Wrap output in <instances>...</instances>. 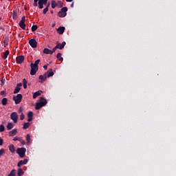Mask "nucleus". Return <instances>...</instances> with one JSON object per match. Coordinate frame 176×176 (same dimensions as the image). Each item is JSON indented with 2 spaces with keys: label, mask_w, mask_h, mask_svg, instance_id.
<instances>
[{
  "label": "nucleus",
  "mask_w": 176,
  "mask_h": 176,
  "mask_svg": "<svg viewBox=\"0 0 176 176\" xmlns=\"http://www.w3.org/2000/svg\"><path fill=\"white\" fill-rule=\"evenodd\" d=\"M26 141L28 142V144H30V141H31V136L30 135V134H28L26 135Z\"/></svg>",
  "instance_id": "31"
},
{
  "label": "nucleus",
  "mask_w": 176,
  "mask_h": 176,
  "mask_svg": "<svg viewBox=\"0 0 176 176\" xmlns=\"http://www.w3.org/2000/svg\"><path fill=\"white\" fill-rule=\"evenodd\" d=\"M4 153H5V148H1L0 149V157H1V156H3Z\"/></svg>",
  "instance_id": "35"
},
{
  "label": "nucleus",
  "mask_w": 176,
  "mask_h": 176,
  "mask_svg": "<svg viewBox=\"0 0 176 176\" xmlns=\"http://www.w3.org/2000/svg\"><path fill=\"white\" fill-rule=\"evenodd\" d=\"M24 175V170L22 168H19L17 170V176Z\"/></svg>",
  "instance_id": "21"
},
{
  "label": "nucleus",
  "mask_w": 176,
  "mask_h": 176,
  "mask_svg": "<svg viewBox=\"0 0 176 176\" xmlns=\"http://www.w3.org/2000/svg\"><path fill=\"white\" fill-rule=\"evenodd\" d=\"M56 58H58V60H59V61H63V60H64V58L61 57V53L60 52L57 54Z\"/></svg>",
  "instance_id": "29"
},
{
  "label": "nucleus",
  "mask_w": 176,
  "mask_h": 176,
  "mask_svg": "<svg viewBox=\"0 0 176 176\" xmlns=\"http://www.w3.org/2000/svg\"><path fill=\"white\" fill-rule=\"evenodd\" d=\"M8 56H9V50H6L3 56V58H4V60H6V58H8Z\"/></svg>",
  "instance_id": "27"
},
{
  "label": "nucleus",
  "mask_w": 176,
  "mask_h": 176,
  "mask_svg": "<svg viewBox=\"0 0 176 176\" xmlns=\"http://www.w3.org/2000/svg\"><path fill=\"white\" fill-rule=\"evenodd\" d=\"M39 63H41V60H40V59H38V60H36L34 62V64H33V65H34V66H36V67H39V66H38Z\"/></svg>",
  "instance_id": "34"
},
{
  "label": "nucleus",
  "mask_w": 176,
  "mask_h": 176,
  "mask_svg": "<svg viewBox=\"0 0 176 176\" xmlns=\"http://www.w3.org/2000/svg\"><path fill=\"white\" fill-rule=\"evenodd\" d=\"M34 116V113L32 111H29L28 113V118H32Z\"/></svg>",
  "instance_id": "37"
},
{
  "label": "nucleus",
  "mask_w": 176,
  "mask_h": 176,
  "mask_svg": "<svg viewBox=\"0 0 176 176\" xmlns=\"http://www.w3.org/2000/svg\"><path fill=\"white\" fill-rule=\"evenodd\" d=\"M2 145H3V139L0 138V146H2Z\"/></svg>",
  "instance_id": "44"
},
{
  "label": "nucleus",
  "mask_w": 176,
  "mask_h": 176,
  "mask_svg": "<svg viewBox=\"0 0 176 176\" xmlns=\"http://www.w3.org/2000/svg\"><path fill=\"white\" fill-rule=\"evenodd\" d=\"M16 169H12L10 173L8 175V176H16Z\"/></svg>",
  "instance_id": "24"
},
{
  "label": "nucleus",
  "mask_w": 176,
  "mask_h": 176,
  "mask_svg": "<svg viewBox=\"0 0 176 176\" xmlns=\"http://www.w3.org/2000/svg\"><path fill=\"white\" fill-rule=\"evenodd\" d=\"M28 163V160L27 159H25L23 160H20L17 164V166L21 167V166H23V164H27Z\"/></svg>",
  "instance_id": "14"
},
{
  "label": "nucleus",
  "mask_w": 176,
  "mask_h": 176,
  "mask_svg": "<svg viewBox=\"0 0 176 176\" xmlns=\"http://www.w3.org/2000/svg\"><path fill=\"white\" fill-rule=\"evenodd\" d=\"M29 44L32 47V49H35L36 46H38V42H36V40L35 38H32L29 41Z\"/></svg>",
  "instance_id": "7"
},
{
  "label": "nucleus",
  "mask_w": 176,
  "mask_h": 176,
  "mask_svg": "<svg viewBox=\"0 0 176 176\" xmlns=\"http://www.w3.org/2000/svg\"><path fill=\"white\" fill-rule=\"evenodd\" d=\"M28 122H31L32 120V117H28Z\"/></svg>",
  "instance_id": "45"
},
{
  "label": "nucleus",
  "mask_w": 176,
  "mask_h": 176,
  "mask_svg": "<svg viewBox=\"0 0 176 176\" xmlns=\"http://www.w3.org/2000/svg\"><path fill=\"white\" fill-rule=\"evenodd\" d=\"M65 45H67V43H65V41H63L61 44L58 43V41H57L56 45L54 47L56 49H59L60 50H63Z\"/></svg>",
  "instance_id": "8"
},
{
  "label": "nucleus",
  "mask_w": 176,
  "mask_h": 176,
  "mask_svg": "<svg viewBox=\"0 0 176 176\" xmlns=\"http://www.w3.org/2000/svg\"><path fill=\"white\" fill-rule=\"evenodd\" d=\"M67 12H68V8L63 7L61 10L58 12V17L64 18L67 16Z\"/></svg>",
  "instance_id": "2"
},
{
  "label": "nucleus",
  "mask_w": 176,
  "mask_h": 176,
  "mask_svg": "<svg viewBox=\"0 0 176 176\" xmlns=\"http://www.w3.org/2000/svg\"><path fill=\"white\" fill-rule=\"evenodd\" d=\"M57 6L58 8H63V6H64V3H63L61 1H58Z\"/></svg>",
  "instance_id": "30"
},
{
  "label": "nucleus",
  "mask_w": 176,
  "mask_h": 176,
  "mask_svg": "<svg viewBox=\"0 0 176 176\" xmlns=\"http://www.w3.org/2000/svg\"><path fill=\"white\" fill-rule=\"evenodd\" d=\"M38 1L39 0H34L33 6H34V8H36V6H38Z\"/></svg>",
  "instance_id": "38"
},
{
  "label": "nucleus",
  "mask_w": 176,
  "mask_h": 176,
  "mask_svg": "<svg viewBox=\"0 0 176 176\" xmlns=\"http://www.w3.org/2000/svg\"><path fill=\"white\" fill-rule=\"evenodd\" d=\"M9 151L11 153H14V152L16 151V149L14 148V145L10 144L9 146Z\"/></svg>",
  "instance_id": "20"
},
{
  "label": "nucleus",
  "mask_w": 176,
  "mask_h": 176,
  "mask_svg": "<svg viewBox=\"0 0 176 176\" xmlns=\"http://www.w3.org/2000/svg\"><path fill=\"white\" fill-rule=\"evenodd\" d=\"M19 27L22 28V30H25V16H23L21 20L19 22Z\"/></svg>",
  "instance_id": "9"
},
{
  "label": "nucleus",
  "mask_w": 176,
  "mask_h": 176,
  "mask_svg": "<svg viewBox=\"0 0 176 176\" xmlns=\"http://www.w3.org/2000/svg\"><path fill=\"white\" fill-rule=\"evenodd\" d=\"M3 43L6 46H8V45H9V40L8 38H5L3 41Z\"/></svg>",
  "instance_id": "36"
},
{
  "label": "nucleus",
  "mask_w": 176,
  "mask_h": 176,
  "mask_svg": "<svg viewBox=\"0 0 176 176\" xmlns=\"http://www.w3.org/2000/svg\"><path fill=\"white\" fill-rule=\"evenodd\" d=\"M45 74L47 75V78H50V76H53V75H54V72H53V69H50Z\"/></svg>",
  "instance_id": "17"
},
{
  "label": "nucleus",
  "mask_w": 176,
  "mask_h": 176,
  "mask_svg": "<svg viewBox=\"0 0 176 176\" xmlns=\"http://www.w3.org/2000/svg\"><path fill=\"white\" fill-rule=\"evenodd\" d=\"M46 104H47V100L43 97H40V102L36 103L35 109L39 110L42 107H45Z\"/></svg>",
  "instance_id": "1"
},
{
  "label": "nucleus",
  "mask_w": 176,
  "mask_h": 176,
  "mask_svg": "<svg viewBox=\"0 0 176 176\" xmlns=\"http://www.w3.org/2000/svg\"><path fill=\"white\" fill-rule=\"evenodd\" d=\"M10 119L13 120L14 123H17V120L19 119V115L16 112H12L10 114Z\"/></svg>",
  "instance_id": "6"
},
{
  "label": "nucleus",
  "mask_w": 176,
  "mask_h": 176,
  "mask_svg": "<svg viewBox=\"0 0 176 176\" xmlns=\"http://www.w3.org/2000/svg\"><path fill=\"white\" fill-rule=\"evenodd\" d=\"M10 137H14V135H16L17 134V129H14L12 131H10L8 133Z\"/></svg>",
  "instance_id": "16"
},
{
  "label": "nucleus",
  "mask_w": 176,
  "mask_h": 176,
  "mask_svg": "<svg viewBox=\"0 0 176 176\" xmlns=\"http://www.w3.org/2000/svg\"><path fill=\"white\" fill-rule=\"evenodd\" d=\"M23 140L21 139V138H18L17 141H19V142H21Z\"/></svg>",
  "instance_id": "49"
},
{
  "label": "nucleus",
  "mask_w": 176,
  "mask_h": 176,
  "mask_svg": "<svg viewBox=\"0 0 176 176\" xmlns=\"http://www.w3.org/2000/svg\"><path fill=\"white\" fill-rule=\"evenodd\" d=\"M27 152V149L24 147L19 148L16 149V153L19 155V157L21 158L25 156V153Z\"/></svg>",
  "instance_id": "3"
},
{
  "label": "nucleus",
  "mask_w": 176,
  "mask_h": 176,
  "mask_svg": "<svg viewBox=\"0 0 176 176\" xmlns=\"http://www.w3.org/2000/svg\"><path fill=\"white\" fill-rule=\"evenodd\" d=\"M42 94V91L38 90L33 94V98H36L37 97H39Z\"/></svg>",
  "instance_id": "18"
},
{
  "label": "nucleus",
  "mask_w": 176,
  "mask_h": 176,
  "mask_svg": "<svg viewBox=\"0 0 176 176\" xmlns=\"http://www.w3.org/2000/svg\"><path fill=\"white\" fill-rule=\"evenodd\" d=\"M13 101H14L15 104H20L21 102V100H23V95L21 94H19L15 96H13Z\"/></svg>",
  "instance_id": "5"
},
{
  "label": "nucleus",
  "mask_w": 176,
  "mask_h": 176,
  "mask_svg": "<svg viewBox=\"0 0 176 176\" xmlns=\"http://www.w3.org/2000/svg\"><path fill=\"white\" fill-rule=\"evenodd\" d=\"M1 96H3L5 97L6 96V92L5 91H1Z\"/></svg>",
  "instance_id": "41"
},
{
  "label": "nucleus",
  "mask_w": 176,
  "mask_h": 176,
  "mask_svg": "<svg viewBox=\"0 0 176 176\" xmlns=\"http://www.w3.org/2000/svg\"><path fill=\"white\" fill-rule=\"evenodd\" d=\"M17 140H18V138L15 137V138H13L12 141H17Z\"/></svg>",
  "instance_id": "48"
},
{
  "label": "nucleus",
  "mask_w": 176,
  "mask_h": 176,
  "mask_svg": "<svg viewBox=\"0 0 176 176\" xmlns=\"http://www.w3.org/2000/svg\"><path fill=\"white\" fill-rule=\"evenodd\" d=\"M51 6L52 8V9H56L57 6V2H56V1L53 0L51 3Z\"/></svg>",
  "instance_id": "23"
},
{
  "label": "nucleus",
  "mask_w": 176,
  "mask_h": 176,
  "mask_svg": "<svg viewBox=\"0 0 176 176\" xmlns=\"http://www.w3.org/2000/svg\"><path fill=\"white\" fill-rule=\"evenodd\" d=\"M5 131V126L3 124L0 125V133H3Z\"/></svg>",
  "instance_id": "33"
},
{
  "label": "nucleus",
  "mask_w": 176,
  "mask_h": 176,
  "mask_svg": "<svg viewBox=\"0 0 176 176\" xmlns=\"http://www.w3.org/2000/svg\"><path fill=\"white\" fill-rule=\"evenodd\" d=\"M37 30H38V25H34L32 27V32H35V31H36Z\"/></svg>",
  "instance_id": "32"
},
{
  "label": "nucleus",
  "mask_w": 176,
  "mask_h": 176,
  "mask_svg": "<svg viewBox=\"0 0 176 176\" xmlns=\"http://www.w3.org/2000/svg\"><path fill=\"white\" fill-rule=\"evenodd\" d=\"M49 6H50V3H49L45 8L43 9V14H46V13H47V12H49Z\"/></svg>",
  "instance_id": "25"
},
{
  "label": "nucleus",
  "mask_w": 176,
  "mask_h": 176,
  "mask_svg": "<svg viewBox=\"0 0 176 176\" xmlns=\"http://www.w3.org/2000/svg\"><path fill=\"white\" fill-rule=\"evenodd\" d=\"M38 79L40 80V83H43L45 80L47 79V75H46V74H45L43 76L41 75L39 76Z\"/></svg>",
  "instance_id": "13"
},
{
  "label": "nucleus",
  "mask_w": 176,
  "mask_h": 176,
  "mask_svg": "<svg viewBox=\"0 0 176 176\" xmlns=\"http://www.w3.org/2000/svg\"><path fill=\"white\" fill-rule=\"evenodd\" d=\"M1 104L2 105H7L8 104V98H4L1 100Z\"/></svg>",
  "instance_id": "28"
},
{
  "label": "nucleus",
  "mask_w": 176,
  "mask_h": 176,
  "mask_svg": "<svg viewBox=\"0 0 176 176\" xmlns=\"http://www.w3.org/2000/svg\"><path fill=\"white\" fill-rule=\"evenodd\" d=\"M30 67H31L30 75L32 76L36 75V72H38V69H39V66H35L34 63H31Z\"/></svg>",
  "instance_id": "4"
},
{
  "label": "nucleus",
  "mask_w": 176,
  "mask_h": 176,
  "mask_svg": "<svg viewBox=\"0 0 176 176\" xmlns=\"http://www.w3.org/2000/svg\"><path fill=\"white\" fill-rule=\"evenodd\" d=\"M64 31H65V28L63 26H60L57 29L58 34H60V35H63L64 34Z\"/></svg>",
  "instance_id": "15"
},
{
  "label": "nucleus",
  "mask_w": 176,
  "mask_h": 176,
  "mask_svg": "<svg viewBox=\"0 0 176 176\" xmlns=\"http://www.w3.org/2000/svg\"><path fill=\"white\" fill-rule=\"evenodd\" d=\"M0 30H3V28H2V27H0Z\"/></svg>",
  "instance_id": "55"
},
{
  "label": "nucleus",
  "mask_w": 176,
  "mask_h": 176,
  "mask_svg": "<svg viewBox=\"0 0 176 176\" xmlns=\"http://www.w3.org/2000/svg\"><path fill=\"white\" fill-rule=\"evenodd\" d=\"M19 112H23V109L21 108L19 109Z\"/></svg>",
  "instance_id": "54"
},
{
  "label": "nucleus",
  "mask_w": 176,
  "mask_h": 176,
  "mask_svg": "<svg viewBox=\"0 0 176 176\" xmlns=\"http://www.w3.org/2000/svg\"><path fill=\"white\" fill-rule=\"evenodd\" d=\"M27 83H28V82L27 81V80L25 78L23 79V85H27Z\"/></svg>",
  "instance_id": "42"
},
{
  "label": "nucleus",
  "mask_w": 176,
  "mask_h": 176,
  "mask_svg": "<svg viewBox=\"0 0 176 176\" xmlns=\"http://www.w3.org/2000/svg\"><path fill=\"white\" fill-rule=\"evenodd\" d=\"M1 85H5V82L3 80H1Z\"/></svg>",
  "instance_id": "51"
},
{
  "label": "nucleus",
  "mask_w": 176,
  "mask_h": 176,
  "mask_svg": "<svg viewBox=\"0 0 176 176\" xmlns=\"http://www.w3.org/2000/svg\"><path fill=\"white\" fill-rule=\"evenodd\" d=\"M57 50V49L54 47L52 50H51V54H53V53H54Z\"/></svg>",
  "instance_id": "43"
},
{
  "label": "nucleus",
  "mask_w": 176,
  "mask_h": 176,
  "mask_svg": "<svg viewBox=\"0 0 176 176\" xmlns=\"http://www.w3.org/2000/svg\"><path fill=\"white\" fill-rule=\"evenodd\" d=\"M21 145H25V141L22 140V141L21 142Z\"/></svg>",
  "instance_id": "46"
},
{
  "label": "nucleus",
  "mask_w": 176,
  "mask_h": 176,
  "mask_svg": "<svg viewBox=\"0 0 176 176\" xmlns=\"http://www.w3.org/2000/svg\"><path fill=\"white\" fill-rule=\"evenodd\" d=\"M43 68H44V69L46 71V69H47V65H45L43 66Z\"/></svg>",
  "instance_id": "47"
},
{
  "label": "nucleus",
  "mask_w": 176,
  "mask_h": 176,
  "mask_svg": "<svg viewBox=\"0 0 176 176\" xmlns=\"http://www.w3.org/2000/svg\"><path fill=\"white\" fill-rule=\"evenodd\" d=\"M1 16H0V21H1Z\"/></svg>",
  "instance_id": "56"
},
{
  "label": "nucleus",
  "mask_w": 176,
  "mask_h": 176,
  "mask_svg": "<svg viewBox=\"0 0 176 176\" xmlns=\"http://www.w3.org/2000/svg\"><path fill=\"white\" fill-rule=\"evenodd\" d=\"M23 89H27V84H23Z\"/></svg>",
  "instance_id": "50"
},
{
  "label": "nucleus",
  "mask_w": 176,
  "mask_h": 176,
  "mask_svg": "<svg viewBox=\"0 0 176 176\" xmlns=\"http://www.w3.org/2000/svg\"><path fill=\"white\" fill-rule=\"evenodd\" d=\"M21 86H23V83L20 82V83H18L16 85V87H15L13 93L14 94H17V93H19V91H20V90H21Z\"/></svg>",
  "instance_id": "11"
},
{
  "label": "nucleus",
  "mask_w": 176,
  "mask_h": 176,
  "mask_svg": "<svg viewBox=\"0 0 176 176\" xmlns=\"http://www.w3.org/2000/svg\"><path fill=\"white\" fill-rule=\"evenodd\" d=\"M30 124H30V122H25V123L23 124V129L24 130H26V129H28V127H30Z\"/></svg>",
  "instance_id": "26"
},
{
  "label": "nucleus",
  "mask_w": 176,
  "mask_h": 176,
  "mask_svg": "<svg viewBox=\"0 0 176 176\" xmlns=\"http://www.w3.org/2000/svg\"><path fill=\"white\" fill-rule=\"evenodd\" d=\"M14 127V125L12 122H8L7 124V130L9 131Z\"/></svg>",
  "instance_id": "19"
},
{
  "label": "nucleus",
  "mask_w": 176,
  "mask_h": 176,
  "mask_svg": "<svg viewBox=\"0 0 176 176\" xmlns=\"http://www.w3.org/2000/svg\"><path fill=\"white\" fill-rule=\"evenodd\" d=\"M24 118H25V116H24V113H21L20 116L21 120H24Z\"/></svg>",
  "instance_id": "39"
},
{
  "label": "nucleus",
  "mask_w": 176,
  "mask_h": 176,
  "mask_svg": "<svg viewBox=\"0 0 176 176\" xmlns=\"http://www.w3.org/2000/svg\"><path fill=\"white\" fill-rule=\"evenodd\" d=\"M66 1V2H72V1H74V0H65Z\"/></svg>",
  "instance_id": "52"
},
{
  "label": "nucleus",
  "mask_w": 176,
  "mask_h": 176,
  "mask_svg": "<svg viewBox=\"0 0 176 176\" xmlns=\"http://www.w3.org/2000/svg\"><path fill=\"white\" fill-rule=\"evenodd\" d=\"M70 6L71 8H74V3H72Z\"/></svg>",
  "instance_id": "53"
},
{
  "label": "nucleus",
  "mask_w": 176,
  "mask_h": 176,
  "mask_svg": "<svg viewBox=\"0 0 176 176\" xmlns=\"http://www.w3.org/2000/svg\"><path fill=\"white\" fill-rule=\"evenodd\" d=\"M16 61L17 64H23V63L24 62V56L21 55V56H17L16 58Z\"/></svg>",
  "instance_id": "12"
},
{
  "label": "nucleus",
  "mask_w": 176,
  "mask_h": 176,
  "mask_svg": "<svg viewBox=\"0 0 176 176\" xmlns=\"http://www.w3.org/2000/svg\"><path fill=\"white\" fill-rule=\"evenodd\" d=\"M47 0H38V8L43 9V5H47Z\"/></svg>",
  "instance_id": "10"
},
{
  "label": "nucleus",
  "mask_w": 176,
  "mask_h": 176,
  "mask_svg": "<svg viewBox=\"0 0 176 176\" xmlns=\"http://www.w3.org/2000/svg\"><path fill=\"white\" fill-rule=\"evenodd\" d=\"M43 53H44V54H52V50H50L49 48H45Z\"/></svg>",
  "instance_id": "22"
},
{
  "label": "nucleus",
  "mask_w": 176,
  "mask_h": 176,
  "mask_svg": "<svg viewBox=\"0 0 176 176\" xmlns=\"http://www.w3.org/2000/svg\"><path fill=\"white\" fill-rule=\"evenodd\" d=\"M12 19H17V14L16 12H14L13 14H12Z\"/></svg>",
  "instance_id": "40"
}]
</instances>
